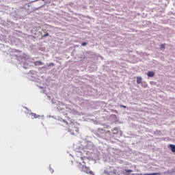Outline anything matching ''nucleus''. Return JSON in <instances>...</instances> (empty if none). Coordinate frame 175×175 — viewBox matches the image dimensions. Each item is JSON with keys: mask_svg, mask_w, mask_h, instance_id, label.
<instances>
[{"mask_svg": "<svg viewBox=\"0 0 175 175\" xmlns=\"http://www.w3.org/2000/svg\"><path fill=\"white\" fill-rule=\"evenodd\" d=\"M104 174H107V175H113L116 174V172L114 171H111L109 170H106L104 171Z\"/></svg>", "mask_w": 175, "mask_h": 175, "instance_id": "2", "label": "nucleus"}, {"mask_svg": "<svg viewBox=\"0 0 175 175\" xmlns=\"http://www.w3.org/2000/svg\"><path fill=\"white\" fill-rule=\"evenodd\" d=\"M35 65L36 66H42V65H43V62H42L40 61H37V62H35Z\"/></svg>", "mask_w": 175, "mask_h": 175, "instance_id": "5", "label": "nucleus"}, {"mask_svg": "<svg viewBox=\"0 0 175 175\" xmlns=\"http://www.w3.org/2000/svg\"><path fill=\"white\" fill-rule=\"evenodd\" d=\"M31 118H38V115H36V113H31Z\"/></svg>", "mask_w": 175, "mask_h": 175, "instance_id": "8", "label": "nucleus"}, {"mask_svg": "<svg viewBox=\"0 0 175 175\" xmlns=\"http://www.w3.org/2000/svg\"><path fill=\"white\" fill-rule=\"evenodd\" d=\"M46 36H49V33H45V34L43 36V38H46Z\"/></svg>", "mask_w": 175, "mask_h": 175, "instance_id": "12", "label": "nucleus"}, {"mask_svg": "<svg viewBox=\"0 0 175 175\" xmlns=\"http://www.w3.org/2000/svg\"><path fill=\"white\" fill-rule=\"evenodd\" d=\"M165 47H166V44H162L161 45L160 49H161V50H162V49H165Z\"/></svg>", "mask_w": 175, "mask_h": 175, "instance_id": "9", "label": "nucleus"}, {"mask_svg": "<svg viewBox=\"0 0 175 175\" xmlns=\"http://www.w3.org/2000/svg\"><path fill=\"white\" fill-rule=\"evenodd\" d=\"M132 170H125V173H127V174H129V173H132Z\"/></svg>", "mask_w": 175, "mask_h": 175, "instance_id": "10", "label": "nucleus"}, {"mask_svg": "<svg viewBox=\"0 0 175 175\" xmlns=\"http://www.w3.org/2000/svg\"><path fill=\"white\" fill-rule=\"evenodd\" d=\"M144 175H161V173L156 172V173H151V174H144Z\"/></svg>", "mask_w": 175, "mask_h": 175, "instance_id": "7", "label": "nucleus"}, {"mask_svg": "<svg viewBox=\"0 0 175 175\" xmlns=\"http://www.w3.org/2000/svg\"><path fill=\"white\" fill-rule=\"evenodd\" d=\"M120 107H123L124 109H126V106H125V105H120Z\"/></svg>", "mask_w": 175, "mask_h": 175, "instance_id": "14", "label": "nucleus"}, {"mask_svg": "<svg viewBox=\"0 0 175 175\" xmlns=\"http://www.w3.org/2000/svg\"><path fill=\"white\" fill-rule=\"evenodd\" d=\"M169 147H170V148H171V151L172 152H175V145L170 144Z\"/></svg>", "mask_w": 175, "mask_h": 175, "instance_id": "4", "label": "nucleus"}, {"mask_svg": "<svg viewBox=\"0 0 175 175\" xmlns=\"http://www.w3.org/2000/svg\"><path fill=\"white\" fill-rule=\"evenodd\" d=\"M81 159L82 161H84V157H81Z\"/></svg>", "mask_w": 175, "mask_h": 175, "instance_id": "15", "label": "nucleus"}, {"mask_svg": "<svg viewBox=\"0 0 175 175\" xmlns=\"http://www.w3.org/2000/svg\"><path fill=\"white\" fill-rule=\"evenodd\" d=\"M81 46H87V42H82Z\"/></svg>", "mask_w": 175, "mask_h": 175, "instance_id": "11", "label": "nucleus"}, {"mask_svg": "<svg viewBox=\"0 0 175 175\" xmlns=\"http://www.w3.org/2000/svg\"><path fill=\"white\" fill-rule=\"evenodd\" d=\"M82 172L86 173V174L95 175L92 171L90 170V168L85 165L82 166Z\"/></svg>", "mask_w": 175, "mask_h": 175, "instance_id": "1", "label": "nucleus"}, {"mask_svg": "<svg viewBox=\"0 0 175 175\" xmlns=\"http://www.w3.org/2000/svg\"><path fill=\"white\" fill-rule=\"evenodd\" d=\"M49 66H54V63H50V64H49Z\"/></svg>", "mask_w": 175, "mask_h": 175, "instance_id": "13", "label": "nucleus"}, {"mask_svg": "<svg viewBox=\"0 0 175 175\" xmlns=\"http://www.w3.org/2000/svg\"><path fill=\"white\" fill-rule=\"evenodd\" d=\"M137 84H142V77H137Z\"/></svg>", "mask_w": 175, "mask_h": 175, "instance_id": "6", "label": "nucleus"}, {"mask_svg": "<svg viewBox=\"0 0 175 175\" xmlns=\"http://www.w3.org/2000/svg\"><path fill=\"white\" fill-rule=\"evenodd\" d=\"M147 76L148 77H154V76H155V72H154V71H149L147 73Z\"/></svg>", "mask_w": 175, "mask_h": 175, "instance_id": "3", "label": "nucleus"}, {"mask_svg": "<svg viewBox=\"0 0 175 175\" xmlns=\"http://www.w3.org/2000/svg\"><path fill=\"white\" fill-rule=\"evenodd\" d=\"M42 1H44V0H42Z\"/></svg>", "mask_w": 175, "mask_h": 175, "instance_id": "16", "label": "nucleus"}]
</instances>
